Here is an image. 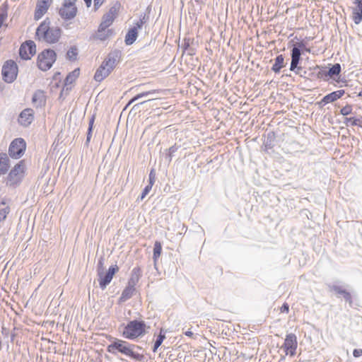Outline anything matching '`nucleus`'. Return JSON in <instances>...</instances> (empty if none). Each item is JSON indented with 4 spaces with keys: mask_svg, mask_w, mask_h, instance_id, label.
I'll return each mask as SVG.
<instances>
[{
    "mask_svg": "<svg viewBox=\"0 0 362 362\" xmlns=\"http://www.w3.org/2000/svg\"><path fill=\"white\" fill-rule=\"evenodd\" d=\"M86 6L90 7L92 4V0H83Z\"/></svg>",
    "mask_w": 362,
    "mask_h": 362,
    "instance_id": "63",
    "label": "nucleus"
},
{
    "mask_svg": "<svg viewBox=\"0 0 362 362\" xmlns=\"http://www.w3.org/2000/svg\"><path fill=\"white\" fill-rule=\"evenodd\" d=\"M95 38L104 41L108 38V34H106V31L103 33H98V30L97 31Z\"/></svg>",
    "mask_w": 362,
    "mask_h": 362,
    "instance_id": "44",
    "label": "nucleus"
},
{
    "mask_svg": "<svg viewBox=\"0 0 362 362\" xmlns=\"http://www.w3.org/2000/svg\"><path fill=\"white\" fill-rule=\"evenodd\" d=\"M162 252V245L161 243L158 241H156L154 243L153 247V259L155 265L156 264V262L160 257Z\"/></svg>",
    "mask_w": 362,
    "mask_h": 362,
    "instance_id": "30",
    "label": "nucleus"
},
{
    "mask_svg": "<svg viewBox=\"0 0 362 362\" xmlns=\"http://www.w3.org/2000/svg\"><path fill=\"white\" fill-rule=\"evenodd\" d=\"M360 122V119H358L356 117H346L344 121V123L346 126H358Z\"/></svg>",
    "mask_w": 362,
    "mask_h": 362,
    "instance_id": "33",
    "label": "nucleus"
},
{
    "mask_svg": "<svg viewBox=\"0 0 362 362\" xmlns=\"http://www.w3.org/2000/svg\"><path fill=\"white\" fill-rule=\"evenodd\" d=\"M286 63L284 62V57L283 54L277 55L274 59V63L272 66V71L275 74L279 73L281 69L286 66Z\"/></svg>",
    "mask_w": 362,
    "mask_h": 362,
    "instance_id": "22",
    "label": "nucleus"
},
{
    "mask_svg": "<svg viewBox=\"0 0 362 362\" xmlns=\"http://www.w3.org/2000/svg\"><path fill=\"white\" fill-rule=\"evenodd\" d=\"M57 59V54L52 49H45L37 56V64L39 69L46 71L51 69Z\"/></svg>",
    "mask_w": 362,
    "mask_h": 362,
    "instance_id": "5",
    "label": "nucleus"
},
{
    "mask_svg": "<svg viewBox=\"0 0 362 362\" xmlns=\"http://www.w3.org/2000/svg\"><path fill=\"white\" fill-rule=\"evenodd\" d=\"M327 71V74L329 75V78L334 79V77L338 76L340 74L341 71V67L340 64L336 63L329 67Z\"/></svg>",
    "mask_w": 362,
    "mask_h": 362,
    "instance_id": "27",
    "label": "nucleus"
},
{
    "mask_svg": "<svg viewBox=\"0 0 362 362\" xmlns=\"http://www.w3.org/2000/svg\"><path fill=\"white\" fill-rule=\"evenodd\" d=\"M149 20V16L146 13H142L139 16V21H142L144 24H146Z\"/></svg>",
    "mask_w": 362,
    "mask_h": 362,
    "instance_id": "47",
    "label": "nucleus"
},
{
    "mask_svg": "<svg viewBox=\"0 0 362 362\" xmlns=\"http://www.w3.org/2000/svg\"><path fill=\"white\" fill-rule=\"evenodd\" d=\"M104 261L105 259L103 257H101L98 262L97 264V275L100 276L103 274V272H105V267H104Z\"/></svg>",
    "mask_w": 362,
    "mask_h": 362,
    "instance_id": "35",
    "label": "nucleus"
},
{
    "mask_svg": "<svg viewBox=\"0 0 362 362\" xmlns=\"http://www.w3.org/2000/svg\"><path fill=\"white\" fill-rule=\"evenodd\" d=\"M119 271V267L117 264L111 265L108 270L103 272V274L98 276V281L100 288L102 290L106 288V287L110 284L115 274Z\"/></svg>",
    "mask_w": 362,
    "mask_h": 362,
    "instance_id": "11",
    "label": "nucleus"
},
{
    "mask_svg": "<svg viewBox=\"0 0 362 362\" xmlns=\"http://www.w3.org/2000/svg\"><path fill=\"white\" fill-rule=\"evenodd\" d=\"M330 288L332 291H334L335 293L342 295L344 298L345 299V300L346 302H348L349 303V305L352 304L353 301H352L351 295L346 289H344L341 286H337V285H333V286H330Z\"/></svg>",
    "mask_w": 362,
    "mask_h": 362,
    "instance_id": "19",
    "label": "nucleus"
},
{
    "mask_svg": "<svg viewBox=\"0 0 362 362\" xmlns=\"http://www.w3.org/2000/svg\"><path fill=\"white\" fill-rule=\"evenodd\" d=\"M32 103L36 107L44 106L46 103V97L44 91L41 90H36L33 95Z\"/></svg>",
    "mask_w": 362,
    "mask_h": 362,
    "instance_id": "17",
    "label": "nucleus"
},
{
    "mask_svg": "<svg viewBox=\"0 0 362 362\" xmlns=\"http://www.w3.org/2000/svg\"><path fill=\"white\" fill-rule=\"evenodd\" d=\"M142 272L139 267H134L131 272L130 278L128 280L129 285L136 286L137 283L139 282L140 278L141 277Z\"/></svg>",
    "mask_w": 362,
    "mask_h": 362,
    "instance_id": "18",
    "label": "nucleus"
},
{
    "mask_svg": "<svg viewBox=\"0 0 362 362\" xmlns=\"http://www.w3.org/2000/svg\"><path fill=\"white\" fill-rule=\"evenodd\" d=\"M78 50L76 46H71L67 51L66 59L71 62H75L77 59Z\"/></svg>",
    "mask_w": 362,
    "mask_h": 362,
    "instance_id": "29",
    "label": "nucleus"
},
{
    "mask_svg": "<svg viewBox=\"0 0 362 362\" xmlns=\"http://www.w3.org/2000/svg\"><path fill=\"white\" fill-rule=\"evenodd\" d=\"M121 55L122 52L118 49H115L110 52L96 70L94 75V79L98 82H101L103 79L107 77L115 69L117 62H119L121 57Z\"/></svg>",
    "mask_w": 362,
    "mask_h": 362,
    "instance_id": "4",
    "label": "nucleus"
},
{
    "mask_svg": "<svg viewBox=\"0 0 362 362\" xmlns=\"http://www.w3.org/2000/svg\"><path fill=\"white\" fill-rule=\"evenodd\" d=\"M111 25L112 24L110 23H107V21L103 19L98 28V33H103L106 31V29Z\"/></svg>",
    "mask_w": 362,
    "mask_h": 362,
    "instance_id": "39",
    "label": "nucleus"
},
{
    "mask_svg": "<svg viewBox=\"0 0 362 362\" xmlns=\"http://www.w3.org/2000/svg\"><path fill=\"white\" fill-rule=\"evenodd\" d=\"M353 356L355 358H358L362 356V349H355L353 351Z\"/></svg>",
    "mask_w": 362,
    "mask_h": 362,
    "instance_id": "53",
    "label": "nucleus"
},
{
    "mask_svg": "<svg viewBox=\"0 0 362 362\" xmlns=\"http://www.w3.org/2000/svg\"><path fill=\"white\" fill-rule=\"evenodd\" d=\"M36 53V45L33 40L23 42L19 49V56L23 60H28Z\"/></svg>",
    "mask_w": 362,
    "mask_h": 362,
    "instance_id": "12",
    "label": "nucleus"
},
{
    "mask_svg": "<svg viewBox=\"0 0 362 362\" xmlns=\"http://www.w3.org/2000/svg\"><path fill=\"white\" fill-rule=\"evenodd\" d=\"M156 180V174L154 170L152 169L148 175V185L153 187Z\"/></svg>",
    "mask_w": 362,
    "mask_h": 362,
    "instance_id": "42",
    "label": "nucleus"
},
{
    "mask_svg": "<svg viewBox=\"0 0 362 362\" xmlns=\"http://www.w3.org/2000/svg\"><path fill=\"white\" fill-rule=\"evenodd\" d=\"M306 74H307V71H303V73H302V72H301V73L299 74V76H300V77H303V78H306Z\"/></svg>",
    "mask_w": 362,
    "mask_h": 362,
    "instance_id": "64",
    "label": "nucleus"
},
{
    "mask_svg": "<svg viewBox=\"0 0 362 362\" xmlns=\"http://www.w3.org/2000/svg\"><path fill=\"white\" fill-rule=\"evenodd\" d=\"M152 100V99H148V100H144V101H142V102L139 103H137V104H135V105L133 106L132 110H137V109L139 107V106H140L141 105H143L144 103H146V102H148V101H150V100Z\"/></svg>",
    "mask_w": 362,
    "mask_h": 362,
    "instance_id": "57",
    "label": "nucleus"
},
{
    "mask_svg": "<svg viewBox=\"0 0 362 362\" xmlns=\"http://www.w3.org/2000/svg\"><path fill=\"white\" fill-rule=\"evenodd\" d=\"M121 7V4L119 1H117L112 6L110 7L108 12H107L103 16V19L112 24L114 20L117 16L119 10Z\"/></svg>",
    "mask_w": 362,
    "mask_h": 362,
    "instance_id": "16",
    "label": "nucleus"
},
{
    "mask_svg": "<svg viewBox=\"0 0 362 362\" xmlns=\"http://www.w3.org/2000/svg\"><path fill=\"white\" fill-rule=\"evenodd\" d=\"M339 98L337 96V94L334 91L327 94L325 95L320 101H318L316 104L319 106V107H323L327 104L329 103L335 102Z\"/></svg>",
    "mask_w": 362,
    "mask_h": 362,
    "instance_id": "21",
    "label": "nucleus"
},
{
    "mask_svg": "<svg viewBox=\"0 0 362 362\" xmlns=\"http://www.w3.org/2000/svg\"><path fill=\"white\" fill-rule=\"evenodd\" d=\"M158 90H151L148 91L142 92L133 97V100L136 101L141 98H143V95H154L156 93H158Z\"/></svg>",
    "mask_w": 362,
    "mask_h": 362,
    "instance_id": "32",
    "label": "nucleus"
},
{
    "mask_svg": "<svg viewBox=\"0 0 362 362\" xmlns=\"http://www.w3.org/2000/svg\"><path fill=\"white\" fill-rule=\"evenodd\" d=\"M95 119V115L93 114L89 119L88 128L87 135H86V140L85 141V145L86 146H88L89 145V143L91 139Z\"/></svg>",
    "mask_w": 362,
    "mask_h": 362,
    "instance_id": "26",
    "label": "nucleus"
},
{
    "mask_svg": "<svg viewBox=\"0 0 362 362\" xmlns=\"http://www.w3.org/2000/svg\"><path fill=\"white\" fill-rule=\"evenodd\" d=\"M79 73H80V69L78 68H77V69H75L71 72L69 73V74L71 75L74 78V79L76 80L78 77Z\"/></svg>",
    "mask_w": 362,
    "mask_h": 362,
    "instance_id": "51",
    "label": "nucleus"
},
{
    "mask_svg": "<svg viewBox=\"0 0 362 362\" xmlns=\"http://www.w3.org/2000/svg\"><path fill=\"white\" fill-rule=\"evenodd\" d=\"M300 62H297L294 63V65L292 66V63H291L290 71H293L296 74L299 75L302 71V66H298Z\"/></svg>",
    "mask_w": 362,
    "mask_h": 362,
    "instance_id": "37",
    "label": "nucleus"
},
{
    "mask_svg": "<svg viewBox=\"0 0 362 362\" xmlns=\"http://www.w3.org/2000/svg\"><path fill=\"white\" fill-rule=\"evenodd\" d=\"M190 47V39H185L183 48L184 50H187Z\"/></svg>",
    "mask_w": 362,
    "mask_h": 362,
    "instance_id": "55",
    "label": "nucleus"
},
{
    "mask_svg": "<svg viewBox=\"0 0 362 362\" xmlns=\"http://www.w3.org/2000/svg\"><path fill=\"white\" fill-rule=\"evenodd\" d=\"M327 74L328 71L325 68L323 69H320L318 71L317 76L318 78H322L325 81H328V78H329V75H328Z\"/></svg>",
    "mask_w": 362,
    "mask_h": 362,
    "instance_id": "36",
    "label": "nucleus"
},
{
    "mask_svg": "<svg viewBox=\"0 0 362 362\" xmlns=\"http://www.w3.org/2000/svg\"><path fill=\"white\" fill-rule=\"evenodd\" d=\"M71 90V86H69V85L66 86L65 84H64V87H63L62 90H61L60 97L62 96L64 93H65L66 94H68Z\"/></svg>",
    "mask_w": 362,
    "mask_h": 362,
    "instance_id": "48",
    "label": "nucleus"
},
{
    "mask_svg": "<svg viewBox=\"0 0 362 362\" xmlns=\"http://www.w3.org/2000/svg\"><path fill=\"white\" fill-rule=\"evenodd\" d=\"M187 50H189L188 54H189L191 56L195 54V52H194V49L189 47Z\"/></svg>",
    "mask_w": 362,
    "mask_h": 362,
    "instance_id": "62",
    "label": "nucleus"
},
{
    "mask_svg": "<svg viewBox=\"0 0 362 362\" xmlns=\"http://www.w3.org/2000/svg\"><path fill=\"white\" fill-rule=\"evenodd\" d=\"M160 346H159V345H156V344H155V343H154L153 346V349H152L153 352H154V353H155V352H156V351H157V350H158V349Z\"/></svg>",
    "mask_w": 362,
    "mask_h": 362,
    "instance_id": "61",
    "label": "nucleus"
},
{
    "mask_svg": "<svg viewBox=\"0 0 362 362\" xmlns=\"http://www.w3.org/2000/svg\"><path fill=\"white\" fill-rule=\"evenodd\" d=\"M354 7L352 8V19L355 24L362 22V0H354Z\"/></svg>",
    "mask_w": 362,
    "mask_h": 362,
    "instance_id": "15",
    "label": "nucleus"
},
{
    "mask_svg": "<svg viewBox=\"0 0 362 362\" xmlns=\"http://www.w3.org/2000/svg\"><path fill=\"white\" fill-rule=\"evenodd\" d=\"M9 212H10V208L8 206L4 208L0 209V218L1 220L6 219V218Z\"/></svg>",
    "mask_w": 362,
    "mask_h": 362,
    "instance_id": "40",
    "label": "nucleus"
},
{
    "mask_svg": "<svg viewBox=\"0 0 362 362\" xmlns=\"http://www.w3.org/2000/svg\"><path fill=\"white\" fill-rule=\"evenodd\" d=\"M77 13V8L74 1H64L59 11V14L62 18L66 21L71 20L75 18Z\"/></svg>",
    "mask_w": 362,
    "mask_h": 362,
    "instance_id": "9",
    "label": "nucleus"
},
{
    "mask_svg": "<svg viewBox=\"0 0 362 362\" xmlns=\"http://www.w3.org/2000/svg\"><path fill=\"white\" fill-rule=\"evenodd\" d=\"M297 347L298 341L296 334L293 333L288 334L281 347L284 349L286 355H289L291 357L295 356Z\"/></svg>",
    "mask_w": 362,
    "mask_h": 362,
    "instance_id": "10",
    "label": "nucleus"
},
{
    "mask_svg": "<svg viewBox=\"0 0 362 362\" xmlns=\"http://www.w3.org/2000/svg\"><path fill=\"white\" fill-rule=\"evenodd\" d=\"M179 147V146L175 144L166 150V151L169 152L172 156H174V153L178 150Z\"/></svg>",
    "mask_w": 362,
    "mask_h": 362,
    "instance_id": "49",
    "label": "nucleus"
},
{
    "mask_svg": "<svg viewBox=\"0 0 362 362\" xmlns=\"http://www.w3.org/2000/svg\"><path fill=\"white\" fill-rule=\"evenodd\" d=\"M51 3L52 0H37L34 13L35 21L40 20L47 13Z\"/></svg>",
    "mask_w": 362,
    "mask_h": 362,
    "instance_id": "13",
    "label": "nucleus"
},
{
    "mask_svg": "<svg viewBox=\"0 0 362 362\" xmlns=\"http://www.w3.org/2000/svg\"><path fill=\"white\" fill-rule=\"evenodd\" d=\"M144 23H142V21H138L136 23H134V26L132 28H136V31L138 32V30L141 29L144 26Z\"/></svg>",
    "mask_w": 362,
    "mask_h": 362,
    "instance_id": "50",
    "label": "nucleus"
},
{
    "mask_svg": "<svg viewBox=\"0 0 362 362\" xmlns=\"http://www.w3.org/2000/svg\"><path fill=\"white\" fill-rule=\"evenodd\" d=\"M185 335L189 337H192L194 334L192 332L188 330V331H186L185 332H184Z\"/></svg>",
    "mask_w": 362,
    "mask_h": 362,
    "instance_id": "59",
    "label": "nucleus"
},
{
    "mask_svg": "<svg viewBox=\"0 0 362 362\" xmlns=\"http://www.w3.org/2000/svg\"><path fill=\"white\" fill-rule=\"evenodd\" d=\"M281 313H288L289 311V305L288 303H284L280 308Z\"/></svg>",
    "mask_w": 362,
    "mask_h": 362,
    "instance_id": "54",
    "label": "nucleus"
},
{
    "mask_svg": "<svg viewBox=\"0 0 362 362\" xmlns=\"http://www.w3.org/2000/svg\"><path fill=\"white\" fill-rule=\"evenodd\" d=\"M26 148V144L23 139L17 138L13 140L8 148V154L12 158H21Z\"/></svg>",
    "mask_w": 362,
    "mask_h": 362,
    "instance_id": "8",
    "label": "nucleus"
},
{
    "mask_svg": "<svg viewBox=\"0 0 362 362\" xmlns=\"http://www.w3.org/2000/svg\"><path fill=\"white\" fill-rule=\"evenodd\" d=\"M165 333L166 331L164 330L163 328L160 329L159 334L157 336L156 341H154V343L156 344V345L160 346L162 344V343L166 338Z\"/></svg>",
    "mask_w": 362,
    "mask_h": 362,
    "instance_id": "34",
    "label": "nucleus"
},
{
    "mask_svg": "<svg viewBox=\"0 0 362 362\" xmlns=\"http://www.w3.org/2000/svg\"><path fill=\"white\" fill-rule=\"evenodd\" d=\"M298 49H300V51L303 53V52H308L310 53L311 52L310 49V48H308L305 44V42H303V41L301 42H297L295 44Z\"/></svg>",
    "mask_w": 362,
    "mask_h": 362,
    "instance_id": "41",
    "label": "nucleus"
},
{
    "mask_svg": "<svg viewBox=\"0 0 362 362\" xmlns=\"http://www.w3.org/2000/svg\"><path fill=\"white\" fill-rule=\"evenodd\" d=\"M1 75L5 82L8 83L13 82L18 75L16 63L12 59L6 61L2 66Z\"/></svg>",
    "mask_w": 362,
    "mask_h": 362,
    "instance_id": "7",
    "label": "nucleus"
},
{
    "mask_svg": "<svg viewBox=\"0 0 362 362\" xmlns=\"http://www.w3.org/2000/svg\"><path fill=\"white\" fill-rule=\"evenodd\" d=\"M275 135L274 132H269L264 142V151L272 149L274 146Z\"/></svg>",
    "mask_w": 362,
    "mask_h": 362,
    "instance_id": "28",
    "label": "nucleus"
},
{
    "mask_svg": "<svg viewBox=\"0 0 362 362\" xmlns=\"http://www.w3.org/2000/svg\"><path fill=\"white\" fill-rule=\"evenodd\" d=\"M151 189H152V187L147 185L143 189L141 195L139 196V197L138 199L140 200H143L145 198V197L149 193V192L151 190Z\"/></svg>",
    "mask_w": 362,
    "mask_h": 362,
    "instance_id": "43",
    "label": "nucleus"
},
{
    "mask_svg": "<svg viewBox=\"0 0 362 362\" xmlns=\"http://www.w3.org/2000/svg\"><path fill=\"white\" fill-rule=\"evenodd\" d=\"M135 291V287L127 284L125 288L122 291L119 297V302H125L132 297Z\"/></svg>",
    "mask_w": 362,
    "mask_h": 362,
    "instance_id": "23",
    "label": "nucleus"
},
{
    "mask_svg": "<svg viewBox=\"0 0 362 362\" xmlns=\"http://www.w3.org/2000/svg\"><path fill=\"white\" fill-rule=\"evenodd\" d=\"M8 8L6 5L3 4L0 7V27L2 26L4 21L7 18L8 16V12H7Z\"/></svg>",
    "mask_w": 362,
    "mask_h": 362,
    "instance_id": "31",
    "label": "nucleus"
},
{
    "mask_svg": "<svg viewBox=\"0 0 362 362\" xmlns=\"http://www.w3.org/2000/svg\"><path fill=\"white\" fill-rule=\"evenodd\" d=\"M138 32L136 28H130L125 35L124 42L127 45H132L137 39Z\"/></svg>",
    "mask_w": 362,
    "mask_h": 362,
    "instance_id": "24",
    "label": "nucleus"
},
{
    "mask_svg": "<svg viewBox=\"0 0 362 362\" xmlns=\"http://www.w3.org/2000/svg\"><path fill=\"white\" fill-rule=\"evenodd\" d=\"M25 165L23 160L18 162L10 171L7 176L6 185L15 187L18 185L23 177Z\"/></svg>",
    "mask_w": 362,
    "mask_h": 362,
    "instance_id": "6",
    "label": "nucleus"
},
{
    "mask_svg": "<svg viewBox=\"0 0 362 362\" xmlns=\"http://www.w3.org/2000/svg\"><path fill=\"white\" fill-rule=\"evenodd\" d=\"M9 159L6 153H0V175H5L9 169Z\"/></svg>",
    "mask_w": 362,
    "mask_h": 362,
    "instance_id": "20",
    "label": "nucleus"
},
{
    "mask_svg": "<svg viewBox=\"0 0 362 362\" xmlns=\"http://www.w3.org/2000/svg\"><path fill=\"white\" fill-rule=\"evenodd\" d=\"M135 349H141V347L117 338H114L112 341L107 346V352L112 355L117 356L118 354H121L131 359L141 361L144 358V356L136 352Z\"/></svg>",
    "mask_w": 362,
    "mask_h": 362,
    "instance_id": "1",
    "label": "nucleus"
},
{
    "mask_svg": "<svg viewBox=\"0 0 362 362\" xmlns=\"http://www.w3.org/2000/svg\"><path fill=\"white\" fill-rule=\"evenodd\" d=\"M122 326H124L121 332L122 336L128 340H135L143 337L150 329V327L144 320L139 319L130 320L127 325L122 324Z\"/></svg>",
    "mask_w": 362,
    "mask_h": 362,
    "instance_id": "3",
    "label": "nucleus"
},
{
    "mask_svg": "<svg viewBox=\"0 0 362 362\" xmlns=\"http://www.w3.org/2000/svg\"><path fill=\"white\" fill-rule=\"evenodd\" d=\"M334 92L336 93L337 96L339 99L341 98L345 94V90L343 89L338 90Z\"/></svg>",
    "mask_w": 362,
    "mask_h": 362,
    "instance_id": "56",
    "label": "nucleus"
},
{
    "mask_svg": "<svg viewBox=\"0 0 362 362\" xmlns=\"http://www.w3.org/2000/svg\"><path fill=\"white\" fill-rule=\"evenodd\" d=\"M352 110H353L352 105H346V106L343 107L340 110V114L344 116H347V115L351 114Z\"/></svg>",
    "mask_w": 362,
    "mask_h": 362,
    "instance_id": "38",
    "label": "nucleus"
},
{
    "mask_svg": "<svg viewBox=\"0 0 362 362\" xmlns=\"http://www.w3.org/2000/svg\"><path fill=\"white\" fill-rule=\"evenodd\" d=\"M302 54H303V52L300 51V49H298L296 45H293V48L291 49V63H292V66L294 65V63L301 61V55Z\"/></svg>",
    "mask_w": 362,
    "mask_h": 362,
    "instance_id": "25",
    "label": "nucleus"
},
{
    "mask_svg": "<svg viewBox=\"0 0 362 362\" xmlns=\"http://www.w3.org/2000/svg\"><path fill=\"white\" fill-rule=\"evenodd\" d=\"M51 21L46 18L40 23L35 31V39L48 44H54L59 41L62 35L59 27H51Z\"/></svg>",
    "mask_w": 362,
    "mask_h": 362,
    "instance_id": "2",
    "label": "nucleus"
},
{
    "mask_svg": "<svg viewBox=\"0 0 362 362\" xmlns=\"http://www.w3.org/2000/svg\"><path fill=\"white\" fill-rule=\"evenodd\" d=\"M76 80L74 79V78L68 74V75L66 76L64 79V84L66 86L69 85L71 86Z\"/></svg>",
    "mask_w": 362,
    "mask_h": 362,
    "instance_id": "46",
    "label": "nucleus"
},
{
    "mask_svg": "<svg viewBox=\"0 0 362 362\" xmlns=\"http://www.w3.org/2000/svg\"><path fill=\"white\" fill-rule=\"evenodd\" d=\"M34 120V111L31 108L24 109L19 115L18 123L25 127H28Z\"/></svg>",
    "mask_w": 362,
    "mask_h": 362,
    "instance_id": "14",
    "label": "nucleus"
},
{
    "mask_svg": "<svg viewBox=\"0 0 362 362\" xmlns=\"http://www.w3.org/2000/svg\"><path fill=\"white\" fill-rule=\"evenodd\" d=\"M173 157V156H172V154H170L169 152L166 151L165 160L168 162V163H170L171 162Z\"/></svg>",
    "mask_w": 362,
    "mask_h": 362,
    "instance_id": "58",
    "label": "nucleus"
},
{
    "mask_svg": "<svg viewBox=\"0 0 362 362\" xmlns=\"http://www.w3.org/2000/svg\"><path fill=\"white\" fill-rule=\"evenodd\" d=\"M105 0H94V8L98 10L104 3Z\"/></svg>",
    "mask_w": 362,
    "mask_h": 362,
    "instance_id": "52",
    "label": "nucleus"
},
{
    "mask_svg": "<svg viewBox=\"0 0 362 362\" xmlns=\"http://www.w3.org/2000/svg\"><path fill=\"white\" fill-rule=\"evenodd\" d=\"M337 78L334 77V79H333L337 83L339 84V87H343L344 86V83H346V80L345 79V78H341L340 74L338 76H336Z\"/></svg>",
    "mask_w": 362,
    "mask_h": 362,
    "instance_id": "45",
    "label": "nucleus"
},
{
    "mask_svg": "<svg viewBox=\"0 0 362 362\" xmlns=\"http://www.w3.org/2000/svg\"><path fill=\"white\" fill-rule=\"evenodd\" d=\"M106 34H108V37L112 35H114V31L112 29H107L106 30Z\"/></svg>",
    "mask_w": 362,
    "mask_h": 362,
    "instance_id": "60",
    "label": "nucleus"
}]
</instances>
